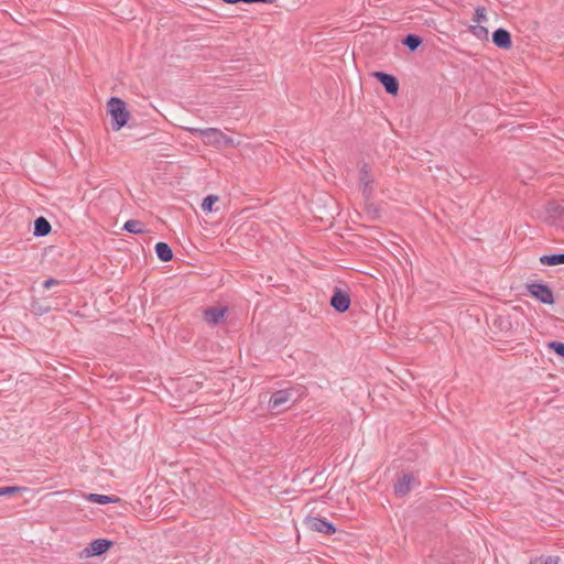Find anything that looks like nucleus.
<instances>
[{
  "instance_id": "1",
  "label": "nucleus",
  "mask_w": 564,
  "mask_h": 564,
  "mask_svg": "<svg viewBox=\"0 0 564 564\" xmlns=\"http://www.w3.org/2000/svg\"><path fill=\"white\" fill-rule=\"evenodd\" d=\"M184 129L192 133L198 134L203 143L207 147L221 149L227 147L234 148L237 145V143L231 137H228L218 128L198 129L193 127H185Z\"/></svg>"
},
{
  "instance_id": "2",
  "label": "nucleus",
  "mask_w": 564,
  "mask_h": 564,
  "mask_svg": "<svg viewBox=\"0 0 564 564\" xmlns=\"http://www.w3.org/2000/svg\"><path fill=\"white\" fill-rule=\"evenodd\" d=\"M107 112L111 118V127L113 131H120L127 126L131 118L127 104L118 97H111L107 101Z\"/></svg>"
},
{
  "instance_id": "3",
  "label": "nucleus",
  "mask_w": 564,
  "mask_h": 564,
  "mask_svg": "<svg viewBox=\"0 0 564 564\" xmlns=\"http://www.w3.org/2000/svg\"><path fill=\"white\" fill-rule=\"evenodd\" d=\"M305 394V389L303 387L300 388H288L275 391L270 400L269 408L275 411H282L289 408L290 402H296L300 398Z\"/></svg>"
},
{
  "instance_id": "4",
  "label": "nucleus",
  "mask_w": 564,
  "mask_h": 564,
  "mask_svg": "<svg viewBox=\"0 0 564 564\" xmlns=\"http://www.w3.org/2000/svg\"><path fill=\"white\" fill-rule=\"evenodd\" d=\"M304 524L308 530L326 535H332L336 532V528L332 522L317 517H306Z\"/></svg>"
},
{
  "instance_id": "5",
  "label": "nucleus",
  "mask_w": 564,
  "mask_h": 564,
  "mask_svg": "<svg viewBox=\"0 0 564 564\" xmlns=\"http://www.w3.org/2000/svg\"><path fill=\"white\" fill-rule=\"evenodd\" d=\"M532 296L545 304H553L554 296L551 289L544 284H532L528 286Z\"/></svg>"
},
{
  "instance_id": "6",
  "label": "nucleus",
  "mask_w": 564,
  "mask_h": 564,
  "mask_svg": "<svg viewBox=\"0 0 564 564\" xmlns=\"http://www.w3.org/2000/svg\"><path fill=\"white\" fill-rule=\"evenodd\" d=\"M111 545L112 542L109 540L96 539L93 542H90L87 547H85V556L90 557L101 555L105 552H107Z\"/></svg>"
},
{
  "instance_id": "7",
  "label": "nucleus",
  "mask_w": 564,
  "mask_h": 564,
  "mask_svg": "<svg viewBox=\"0 0 564 564\" xmlns=\"http://www.w3.org/2000/svg\"><path fill=\"white\" fill-rule=\"evenodd\" d=\"M226 312V307L223 306L209 307L204 312L203 319L208 325H217L224 321Z\"/></svg>"
},
{
  "instance_id": "8",
  "label": "nucleus",
  "mask_w": 564,
  "mask_h": 564,
  "mask_svg": "<svg viewBox=\"0 0 564 564\" xmlns=\"http://www.w3.org/2000/svg\"><path fill=\"white\" fill-rule=\"evenodd\" d=\"M373 76L384 86L387 93L391 95H397L399 90V84L394 76L376 72Z\"/></svg>"
},
{
  "instance_id": "9",
  "label": "nucleus",
  "mask_w": 564,
  "mask_h": 564,
  "mask_svg": "<svg viewBox=\"0 0 564 564\" xmlns=\"http://www.w3.org/2000/svg\"><path fill=\"white\" fill-rule=\"evenodd\" d=\"M330 304L336 311L344 313L350 306V297L347 293L338 290L332 296Z\"/></svg>"
},
{
  "instance_id": "10",
  "label": "nucleus",
  "mask_w": 564,
  "mask_h": 564,
  "mask_svg": "<svg viewBox=\"0 0 564 564\" xmlns=\"http://www.w3.org/2000/svg\"><path fill=\"white\" fill-rule=\"evenodd\" d=\"M414 482V477L410 474H404L402 477H400L394 485V492L395 495L402 497L409 494L412 489Z\"/></svg>"
},
{
  "instance_id": "11",
  "label": "nucleus",
  "mask_w": 564,
  "mask_h": 564,
  "mask_svg": "<svg viewBox=\"0 0 564 564\" xmlns=\"http://www.w3.org/2000/svg\"><path fill=\"white\" fill-rule=\"evenodd\" d=\"M494 43L503 50H509L512 46L511 35L505 29H498L492 34Z\"/></svg>"
},
{
  "instance_id": "12",
  "label": "nucleus",
  "mask_w": 564,
  "mask_h": 564,
  "mask_svg": "<svg viewBox=\"0 0 564 564\" xmlns=\"http://www.w3.org/2000/svg\"><path fill=\"white\" fill-rule=\"evenodd\" d=\"M52 226L44 217H39L34 221V235L37 237L46 236L51 232Z\"/></svg>"
},
{
  "instance_id": "13",
  "label": "nucleus",
  "mask_w": 564,
  "mask_h": 564,
  "mask_svg": "<svg viewBox=\"0 0 564 564\" xmlns=\"http://www.w3.org/2000/svg\"><path fill=\"white\" fill-rule=\"evenodd\" d=\"M86 499L89 502L98 503V505H108L119 501V498L115 496H106V495H99V494H89L86 496Z\"/></svg>"
},
{
  "instance_id": "14",
  "label": "nucleus",
  "mask_w": 564,
  "mask_h": 564,
  "mask_svg": "<svg viewBox=\"0 0 564 564\" xmlns=\"http://www.w3.org/2000/svg\"><path fill=\"white\" fill-rule=\"evenodd\" d=\"M155 252L159 259L164 262L170 261L173 258V251L165 242H158L155 245Z\"/></svg>"
},
{
  "instance_id": "15",
  "label": "nucleus",
  "mask_w": 564,
  "mask_h": 564,
  "mask_svg": "<svg viewBox=\"0 0 564 564\" xmlns=\"http://www.w3.org/2000/svg\"><path fill=\"white\" fill-rule=\"evenodd\" d=\"M539 260L541 264L546 267L564 264V253L542 256Z\"/></svg>"
},
{
  "instance_id": "16",
  "label": "nucleus",
  "mask_w": 564,
  "mask_h": 564,
  "mask_svg": "<svg viewBox=\"0 0 564 564\" xmlns=\"http://www.w3.org/2000/svg\"><path fill=\"white\" fill-rule=\"evenodd\" d=\"M469 32L480 41H488L489 30L482 24H470L468 28Z\"/></svg>"
},
{
  "instance_id": "17",
  "label": "nucleus",
  "mask_w": 564,
  "mask_h": 564,
  "mask_svg": "<svg viewBox=\"0 0 564 564\" xmlns=\"http://www.w3.org/2000/svg\"><path fill=\"white\" fill-rule=\"evenodd\" d=\"M546 212L549 213V218L554 221L563 215L564 209L561 205L552 202L546 205Z\"/></svg>"
},
{
  "instance_id": "18",
  "label": "nucleus",
  "mask_w": 564,
  "mask_h": 564,
  "mask_svg": "<svg viewBox=\"0 0 564 564\" xmlns=\"http://www.w3.org/2000/svg\"><path fill=\"white\" fill-rule=\"evenodd\" d=\"M123 228L132 234H142L144 232L143 225L139 220H128L124 223Z\"/></svg>"
},
{
  "instance_id": "19",
  "label": "nucleus",
  "mask_w": 564,
  "mask_h": 564,
  "mask_svg": "<svg viewBox=\"0 0 564 564\" xmlns=\"http://www.w3.org/2000/svg\"><path fill=\"white\" fill-rule=\"evenodd\" d=\"M219 200L217 195H208L203 199L202 209L205 213H212L214 210V205Z\"/></svg>"
},
{
  "instance_id": "20",
  "label": "nucleus",
  "mask_w": 564,
  "mask_h": 564,
  "mask_svg": "<svg viewBox=\"0 0 564 564\" xmlns=\"http://www.w3.org/2000/svg\"><path fill=\"white\" fill-rule=\"evenodd\" d=\"M487 11L484 7H478L475 9L473 24H482L487 22Z\"/></svg>"
},
{
  "instance_id": "21",
  "label": "nucleus",
  "mask_w": 564,
  "mask_h": 564,
  "mask_svg": "<svg viewBox=\"0 0 564 564\" xmlns=\"http://www.w3.org/2000/svg\"><path fill=\"white\" fill-rule=\"evenodd\" d=\"M529 564H560L558 556H539L532 560Z\"/></svg>"
},
{
  "instance_id": "22",
  "label": "nucleus",
  "mask_w": 564,
  "mask_h": 564,
  "mask_svg": "<svg viewBox=\"0 0 564 564\" xmlns=\"http://www.w3.org/2000/svg\"><path fill=\"white\" fill-rule=\"evenodd\" d=\"M404 45H406L411 51L416 50L421 44V39L415 35H408L404 41Z\"/></svg>"
},
{
  "instance_id": "23",
  "label": "nucleus",
  "mask_w": 564,
  "mask_h": 564,
  "mask_svg": "<svg viewBox=\"0 0 564 564\" xmlns=\"http://www.w3.org/2000/svg\"><path fill=\"white\" fill-rule=\"evenodd\" d=\"M23 490H24V488L18 487V486L0 487V496L14 495V494L21 492Z\"/></svg>"
},
{
  "instance_id": "24",
  "label": "nucleus",
  "mask_w": 564,
  "mask_h": 564,
  "mask_svg": "<svg viewBox=\"0 0 564 564\" xmlns=\"http://www.w3.org/2000/svg\"><path fill=\"white\" fill-rule=\"evenodd\" d=\"M547 348L554 350V352H564V344L560 341H550Z\"/></svg>"
},
{
  "instance_id": "25",
  "label": "nucleus",
  "mask_w": 564,
  "mask_h": 564,
  "mask_svg": "<svg viewBox=\"0 0 564 564\" xmlns=\"http://www.w3.org/2000/svg\"><path fill=\"white\" fill-rule=\"evenodd\" d=\"M57 282L53 279H48L44 282V288L50 289L51 286L55 285Z\"/></svg>"
},
{
  "instance_id": "26",
  "label": "nucleus",
  "mask_w": 564,
  "mask_h": 564,
  "mask_svg": "<svg viewBox=\"0 0 564 564\" xmlns=\"http://www.w3.org/2000/svg\"><path fill=\"white\" fill-rule=\"evenodd\" d=\"M274 0H242V2L253 3V2H263V3H272Z\"/></svg>"
},
{
  "instance_id": "27",
  "label": "nucleus",
  "mask_w": 564,
  "mask_h": 564,
  "mask_svg": "<svg viewBox=\"0 0 564 564\" xmlns=\"http://www.w3.org/2000/svg\"><path fill=\"white\" fill-rule=\"evenodd\" d=\"M560 357H562L564 359V355H558Z\"/></svg>"
}]
</instances>
